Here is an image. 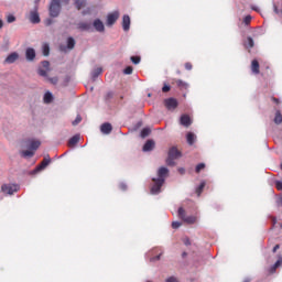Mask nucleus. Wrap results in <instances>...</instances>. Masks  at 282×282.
I'll list each match as a JSON object with an SVG mask.
<instances>
[{"label":"nucleus","instance_id":"obj_39","mask_svg":"<svg viewBox=\"0 0 282 282\" xmlns=\"http://www.w3.org/2000/svg\"><path fill=\"white\" fill-rule=\"evenodd\" d=\"M14 21H17V18L12 14H9L7 17V23H14Z\"/></svg>","mask_w":282,"mask_h":282},{"label":"nucleus","instance_id":"obj_13","mask_svg":"<svg viewBox=\"0 0 282 282\" xmlns=\"http://www.w3.org/2000/svg\"><path fill=\"white\" fill-rule=\"evenodd\" d=\"M25 57L26 61H34V58H36V51H34L32 47L26 48Z\"/></svg>","mask_w":282,"mask_h":282},{"label":"nucleus","instance_id":"obj_27","mask_svg":"<svg viewBox=\"0 0 282 282\" xmlns=\"http://www.w3.org/2000/svg\"><path fill=\"white\" fill-rule=\"evenodd\" d=\"M187 144L192 147V144H195V134L193 132L187 133Z\"/></svg>","mask_w":282,"mask_h":282},{"label":"nucleus","instance_id":"obj_16","mask_svg":"<svg viewBox=\"0 0 282 282\" xmlns=\"http://www.w3.org/2000/svg\"><path fill=\"white\" fill-rule=\"evenodd\" d=\"M153 149H155V141L153 140H148L143 145L144 152L153 151Z\"/></svg>","mask_w":282,"mask_h":282},{"label":"nucleus","instance_id":"obj_22","mask_svg":"<svg viewBox=\"0 0 282 282\" xmlns=\"http://www.w3.org/2000/svg\"><path fill=\"white\" fill-rule=\"evenodd\" d=\"M52 100H54V96L52 95V93L46 91L44 95L45 105H50V102H52Z\"/></svg>","mask_w":282,"mask_h":282},{"label":"nucleus","instance_id":"obj_42","mask_svg":"<svg viewBox=\"0 0 282 282\" xmlns=\"http://www.w3.org/2000/svg\"><path fill=\"white\" fill-rule=\"evenodd\" d=\"M42 67H44V69H46L47 72H50V63L47 61H43L42 62Z\"/></svg>","mask_w":282,"mask_h":282},{"label":"nucleus","instance_id":"obj_12","mask_svg":"<svg viewBox=\"0 0 282 282\" xmlns=\"http://www.w3.org/2000/svg\"><path fill=\"white\" fill-rule=\"evenodd\" d=\"M122 28H123L124 32H129V30L131 28V18L129 15H123Z\"/></svg>","mask_w":282,"mask_h":282},{"label":"nucleus","instance_id":"obj_30","mask_svg":"<svg viewBox=\"0 0 282 282\" xmlns=\"http://www.w3.org/2000/svg\"><path fill=\"white\" fill-rule=\"evenodd\" d=\"M282 261L281 260H278L269 270V272L271 274H274V272H276V268H279L281 265Z\"/></svg>","mask_w":282,"mask_h":282},{"label":"nucleus","instance_id":"obj_11","mask_svg":"<svg viewBox=\"0 0 282 282\" xmlns=\"http://www.w3.org/2000/svg\"><path fill=\"white\" fill-rule=\"evenodd\" d=\"M100 131H101V133H105V135H109V133H111V131H113V127L111 126V123L106 122V123L101 124Z\"/></svg>","mask_w":282,"mask_h":282},{"label":"nucleus","instance_id":"obj_45","mask_svg":"<svg viewBox=\"0 0 282 282\" xmlns=\"http://www.w3.org/2000/svg\"><path fill=\"white\" fill-rule=\"evenodd\" d=\"M185 69H187V72H191V69H193V64L191 62H186Z\"/></svg>","mask_w":282,"mask_h":282},{"label":"nucleus","instance_id":"obj_37","mask_svg":"<svg viewBox=\"0 0 282 282\" xmlns=\"http://www.w3.org/2000/svg\"><path fill=\"white\" fill-rule=\"evenodd\" d=\"M130 61L134 64L138 65L141 61L140 56H131Z\"/></svg>","mask_w":282,"mask_h":282},{"label":"nucleus","instance_id":"obj_52","mask_svg":"<svg viewBox=\"0 0 282 282\" xmlns=\"http://www.w3.org/2000/svg\"><path fill=\"white\" fill-rule=\"evenodd\" d=\"M178 173H181V175H184V173H186V170H184V167H180Z\"/></svg>","mask_w":282,"mask_h":282},{"label":"nucleus","instance_id":"obj_40","mask_svg":"<svg viewBox=\"0 0 282 282\" xmlns=\"http://www.w3.org/2000/svg\"><path fill=\"white\" fill-rule=\"evenodd\" d=\"M83 122V118L80 116H77L76 119L73 121V126L76 127V124H80Z\"/></svg>","mask_w":282,"mask_h":282},{"label":"nucleus","instance_id":"obj_23","mask_svg":"<svg viewBox=\"0 0 282 282\" xmlns=\"http://www.w3.org/2000/svg\"><path fill=\"white\" fill-rule=\"evenodd\" d=\"M76 47V40L74 37L67 39V50H74Z\"/></svg>","mask_w":282,"mask_h":282},{"label":"nucleus","instance_id":"obj_46","mask_svg":"<svg viewBox=\"0 0 282 282\" xmlns=\"http://www.w3.org/2000/svg\"><path fill=\"white\" fill-rule=\"evenodd\" d=\"M162 91H163V94H166V93L171 91V86L164 85V86L162 87Z\"/></svg>","mask_w":282,"mask_h":282},{"label":"nucleus","instance_id":"obj_51","mask_svg":"<svg viewBox=\"0 0 282 282\" xmlns=\"http://www.w3.org/2000/svg\"><path fill=\"white\" fill-rule=\"evenodd\" d=\"M162 257V253L151 259V261H160V258Z\"/></svg>","mask_w":282,"mask_h":282},{"label":"nucleus","instance_id":"obj_48","mask_svg":"<svg viewBox=\"0 0 282 282\" xmlns=\"http://www.w3.org/2000/svg\"><path fill=\"white\" fill-rule=\"evenodd\" d=\"M275 188H278L279 191H282V182L281 181L275 182Z\"/></svg>","mask_w":282,"mask_h":282},{"label":"nucleus","instance_id":"obj_53","mask_svg":"<svg viewBox=\"0 0 282 282\" xmlns=\"http://www.w3.org/2000/svg\"><path fill=\"white\" fill-rule=\"evenodd\" d=\"M279 248H281V246H280V245H275V246L273 247L272 252H276V250H279Z\"/></svg>","mask_w":282,"mask_h":282},{"label":"nucleus","instance_id":"obj_57","mask_svg":"<svg viewBox=\"0 0 282 282\" xmlns=\"http://www.w3.org/2000/svg\"><path fill=\"white\" fill-rule=\"evenodd\" d=\"M62 1H63L64 3H66V4L69 3V0H62Z\"/></svg>","mask_w":282,"mask_h":282},{"label":"nucleus","instance_id":"obj_36","mask_svg":"<svg viewBox=\"0 0 282 282\" xmlns=\"http://www.w3.org/2000/svg\"><path fill=\"white\" fill-rule=\"evenodd\" d=\"M247 47H254V40L252 37H247Z\"/></svg>","mask_w":282,"mask_h":282},{"label":"nucleus","instance_id":"obj_21","mask_svg":"<svg viewBox=\"0 0 282 282\" xmlns=\"http://www.w3.org/2000/svg\"><path fill=\"white\" fill-rule=\"evenodd\" d=\"M77 142H80V135L76 134L68 141V147H76Z\"/></svg>","mask_w":282,"mask_h":282},{"label":"nucleus","instance_id":"obj_31","mask_svg":"<svg viewBox=\"0 0 282 282\" xmlns=\"http://www.w3.org/2000/svg\"><path fill=\"white\" fill-rule=\"evenodd\" d=\"M42 52L43 56H50V44H43Z\"/></svg>","mask_w":282,"mask_h":282},{"label":"nucleus","instance_id":"obj_32","mask_svg":"<svg viewBox=\"0 0 282 282\" xmlns=\"http://www.w3.org/2000/svg\"><path fill=\"white\" fill-rule=\"evenodd\" d=\"M102 74V68H96L94 72H93V74H91V76H93V78H94V80H95V78H98L100 75Z\"/></svg>","mask_w":282,"mask_h":282},{"label":"nucleus","instance_id":"obj_19","mask_svg":"<svg viewBox=\"0 0 282 282\" xmlns=\"http://www.w3.org/2000/svg\"><path fill=\"white\" fill-rule=\"evenodd\" d=\"M174 85L181 89H188V84L182 79H174Z\"/></svg>","mask_w":282,"mask_h":282},{"label":"nucleus","instance_id":"obj_3","mask_svg":"<svg viewBox=\"0 0 282 282\" xmlns=\"http://www.w3.org/2000/svg\"><path fill=\"white\" fill-rule=\"evenodd\" d=\"M178 217L185 224H197V217L196 216H186V210L184 209V207L178 208Z\"/></svg>","mask_w":282,"mask_h":282},{"label":"nucleus","instance_id":"obj_41","mask_svg":"<svg viewBox=\"0 0 282 282\" xmlns=\"http://www.w3.org/2000/svg\"><path fill=\"white\" fill-rule=\"evenodd\" d=\"M252 21V17H250V15H247V17H245V19H243V23H245V25H250V22Z\"/></svg>","mask_w":282,"mask_h":282},{"label":"nucleus","instance_id":"obj_38","mask_svg":"<svg viewBox=\"0 0 282 282\" xmlns=\"http://www.w3.org/2000/svg\"><path fill=\"white\" fill-rule=\"evenodd\" d=\"M123 74L126 75H130L133 74V67L132 66H128L123 69Z\"/></svg>","mask_w":282,"mask_h":282},{"label":"nucleus","instance_id":"obj_20","mask_svg":"<svg viewBox=\"0 0 282 282\" xmlns=\"http://www.w3.org/2000/svg\"><path fill=\"white\" fill-rule=\"evenodd\" d=\"M259 69H260L259 61L253 59V61L251 62V72H252L253 74H259V73H260Z\"/></svg>","mask_w":282,"mask_h":282},{"label":"nucleus","instance_id":"obj_50","mask_svg":"<svg viewBox=\"0 0 282 282\" xmlns=\"http://www.w3.org/2000/svg\"><path fill=\"white\" fill-rule=\"evenodd\" d=\"M165 282H180L174 276L169 278Z\"/></svg>","mask_w":282,"mask_h":282},{"label":"nucleus","instance_id":"obj_43","mask_svg":"<svg viewBox=\"0 0 282 282\" xmlns=\"http://www.w3.org/2000/svg\"><path fill=\"white\" fill-rule=\"evenodd\" d=\"M47 80H50V83H51L52 85H57V83H58V77L47 78Z\"/></svg>","mask_w":282,"mask_h":282},{"label":"nucleus","instance_id":"obj_58","mask_svg":"<svg viewBox=\"0 0 282 282\" xmlns=\"http://www.w3.org/2000/svg\"><path fill=\"white\" fill-rule=\"evenodd\" d=\"M242 282H250V279H245Z\"/></svg>","mask_w":282,"mask_h":282},{"label":"nucleus","instance_id":"obj_8","mask_svg":"<svg viewBox=\"0 0 282 282\" xmlns=\"http://www.w3.org/2000/svg\"><path fill=\"white\" fill-rule=\"evenodd\" d=\"M164 105H165L166 109H169V111H171L173 109H177L178 102H177V99H175V98H167L164 100Z\"/></svg>","mask_w":282,"mask_h":282},{"label":"nucleus","instance_id":"obj_47","mask_svg":"<svg viewBox=\"0 0 282 282\" xmlns=\"http://www.w3.org/2000/svg\"><path fill=\"white\" fill-rule=\"evenodd\" d=\"M52 23H54V20H52V19H50V18L44 21V24H45L46 26L52 25Z\"/></svg>","mask_w":282,"mask_h":282},{"label":"nucleus","instance_id":"obj_29","mask_svg":"<svg viewBox=\"0 0 282 282\" xmlns=\"http://www.w3.org/2000/svg\"><path fill=\"white\" fill-rule=\"evenodd\" d=\"M204 188H206V182H202L199 186L196 188V195H198V197L204 192Z\"/></svg>","mask_w":282,"mask_h":282},{"label":"nucleus","instance_id":"obj_60","mask_svg":"<svg viewBox=\"0 0 282 282\" xmlns=\"http://www.w3.org/2000/svg\"><path fill=\"white\" fill-rule=\"evenodd\" d=\"M280 202H281V204H282V196L280 197Z\"/></svg>","mask_w":282,"mask_h":282},{"label":"nucleus","instance_id":"obj_61","mask_svg":"<svg viewBox=\"0 0 282 282\" xmlns=\"http://www.w3.org/2000/svg\"><path fill=\"white\" fill-rule=\"evenodd\" d=\"M275 12H279L276 8H275Z\"/></svg>","mask_w":282,"mask_h":282},{"label":"nucleus","instance_id":"obj_1","mask_svg":"<svg viewBox=\"0 0 282 282\" xmlns=\"http://www.w3.org/2000/svg\"><path fill=\"white\" fill-rule=\"evenodd\" d=\"M182 158V152L177 148L173 147L169 150V155L166 159L167 166H175V160Z\"/></svg>","mask_w":282,"mask_h":282},{"label":"nucleus","instance_id":"obj_59","mask_svg":"<svg viewBox=\"0 0 282 282\" xmlns=\"http://www.w3.org/2000/svg\"><path fill=\"white\" fill-rule=\"evenodd\" d=\"M61 50H62V52H65V48L63 46H61Z\"/></svg>","mask_w":282,"mask_h":282},{"label":"nucleus","instance_id":"obj_7","mask_svg":"<svg viewBox=\"0 0 282 282\" xmlns=\"http://www.w3.org/2000/svg\"><path fill=\"white\" fill-rule=\"evenodd\" d=\"M118 19H120V12L115 11L112 13H109L107 15V25L111 26L116 23V21H118Z\"/></svg>","mask_w":282,"mask_h":282},{"label":"nucleus","instance_id":"obj_49","mask_svg":"<svg viewBox=\"0 0 282 282\" xmlns=\"http://www.w3.org/2000/svg\"><path fill=\"white\" fill-rule=\"evenodd\" d=\"M183 243L185 246H191V239H188V237L183 238Z\"/></svg>","mask_w":282,"mask_h":282},{"label":"nucleus","instance_id":"obj_6","mask_svg":"<svg viewBox=\"0 0 282 282\" xmlns=\"http://www.w3.org/2000/svg\"><path fill=\"white\" fill-rule=\"evenodd\" d=\"M152 182H154V184L151 187V194L158 195L160 193V191H162V186H164V181H163V178H161V180L152 178Z\"/></svg>","mask_w":282,"mask_h":282},{"label":"nucleus","instance_id":"obj_4","mask_svg":"<svg viewBox=\"0 0 282 282\" xmlns=\"http://www.w3.org/2000/svg\"><path fill=\"white\" fill-rule=\"evenodd\" d=\"M52 162V159L50 155L44 156L43 161L33 170L32 174L36 175V173H41V171H45L47 166H50V163Z\"/></svg>","mask_w":282,"mask_h":282},{"label":"nucleus","instance_id":"obj_9","mask_svg":"<svg viewBox=\"0 0 282 282\" xmlns=\"http://www.w3.org/2000/svg\"><path fill=\"white\" fill-rule=\"evenodd\" d=\"M169 176V169L166 167H160L158 171V178L162 180L163 182H166V177Z\"/></svg>","mask_w":282,"mask_h":282},{"label":"nucleus","instance_id":"obj_15","mask_svg":"<svg viewBox=\"0 0 282 282\" xmlns=\"http://www.w3.org/2000/svg\"><path fill=\"white\" fill-rule=\"evenodd\" d=\"M93 25L97 32H105V24L100 21V19H96Z\"/></svg>","mask_w":282,"mask_h":282},{"label":"nucleus","instance_id":"obj_18","mask_svg":"<svg viewBox=\"0 0 282 282\" xmlns=\"http://www.w3.org/2000/svg\"><path fill=\"white\" fill-rule=\"evenodd\" d=\"M17 61H19V53H11L6 58V63H8L9 65H12V63H17Z\"/></svg>","mask_w":282,"mask_h":282},{"label":"nucleus","instance_id":"obj_10","mask_svg":"<svg viewBox=\"0 0 282 282\" xmlns=\"http://www.w3.org/2000/svg\"><path fill=\"white\" fill-rule=\"evenodd\" d=\"M180 122L183 127H191V124H193V120H191V117L188 115H182Z\"/></svg>","mask_w":282,"mask_h":282},{"label":"nucleus","instance_id":"obj_26","mask_svg":"<svg viewBox=\"0 0 282 282\" xmlns=\"http://www.w3.org/2000/svg\"><path fill=\"white\" fill-rule=\"evenodd\" d=\"M75 6H76L77 10H80L82 8H85V6H87V1L86 0H75Z\"/></svg>","mask_w":282,"mask_h":282},{"label":"nucleus","instance_id":"obj_5","mask_svg":"<svg viewBox=\"0 0 282 282\" xmlns=\"http://www.w3.org/2000/svg\"><path fill=\"white\" fill-rule=\"evenodd\" d=\"M2 193L4 195H14V193H19V185L18 184H3L1 186Z\"/></svg>","mask_w":282,"mask_h":282},{"label":"nucleus","instance_id":"obj_35","mask_svg":"<svg viewBox=\"0 0 282 282\" xmlns=\"http://www.w3.org/2000/svg\"><path fill=\"white\" fill-rule=\"evenodd\" d=\"M37 74L44 78H47V69L45 68H39Z\"/></svg>","mask_w":282,"mask_h":282},{"label":"nucleus","instance_id":"obj_2","mask_svg":"<svg viewBox=\"0 0 282 282\" xmlns=\"http://www.w3.org/2000/svg\"><path fill=\"white\" fill-rule=\"evenodd\" d=\"M48 12H50V17H52L53 19H56V17L61 14V0H52Z\"/></svg>","mask_w":282,"mask_h":282},{"label":"nucleus","instance_id":"obj_56","mask_svg":"<svg viewBox=\"0 0 282 282\" xmlns=\"http://www.w3.org/2000/svg\"><path fill=\"white\" fill-rule=\"evenodd\" d=\"M3 28V20H0V30Z\"/></svg>","mask_w":282,"mask_h":282},{"label":"nucleus","instance_id":"obj_17","mask_svg":"<svg viewBox=\"0 0 282 282\" xmlns=\"http://www.w3.org/2000/svg\"><path fill=\"white\" fill-rule=\"evenodd\" d=\"M78 30H80L82 32H89L91 30V24L87 23V22H79L77 24Z\"/></svg>","mask_w":282,"mask_h":282},{"label":"nucleus","instance_id":"obj_54","mask_svg":"<svg viewBox=\"0 0 282 282\" xmlns=\"http://www.w3.org/2000/svg\"><path fill=\"white\" fill-rule=\"evenodd\" d=\"M272 100H273V102H275V105H279V98L272 97Z\"/></svg>","mask_w":282,"mask_h":282},{"label":"nucleus","instance_id":"obj_55","mask_svg":"<svg viewBox=\"0 0 282 282\" xmlns=\"http://www.w3.org/2000/svg\"><path fill=\"white\" fill-rule=\"evenodd\" d=\"M182 257H183V259H185V257H188V253H187L186 251H184V252L182 253Z\"/></svg>","mask_w":282,"mask_h":282},{"label":"nucleus","instance_id":"obj_44","mask_svg":"<svg viewBox=\"0 0 282 282\" xmlns=\"http://www.w3.org/2000/svg\"><path fill=\"white\" fill-rule=\"evenodd\" d=\"M180 226H182V223H180V221L172 223V228H174V230H177V228H180Z\"/></svg>","mask_w":282,"mask_h":282},{"label":"nucleus","instance_id":"obj_33","mask_svg":"<svg viewBox=\"0 0 282 282\" xmlns=\"http://www.w3.org/2000/svg\"><path fill=\"white\" fill-rule=\"evenodd\" d=\"M206 169V164L204 163H199L196 165L195 172L196 173H202V171H204Z\"/></svg>","mask_w":282,"mask_h":282},{"label":"nucleus","instance_id":"obj_34","mask_svg":"<svg viewBox=\"0 0 282 282\" xmlns=\"http://www.w3.org/2000/svg\"><path fill=\"white\" fill-rule=\"evenodd\" d=\"M150 133H151V129L144 128V129L141 131V138H148V135H150Z\"/></svg>","mask_w":282,"mask_h":282},{"label":"nucleus","instance_id":"obj_25","mask_svg":"<svg viewBox=\"0 0 282 282\" xmlns=\"http://www.w3.org/2000/svg\"><path fill=\"white\" fill-rule=\"evenodd\" d=\"M41 147V141H30L29 149H32V151H36Z\"/></svg>","mask_w":282,"mask_h":282},{"label":"nucleus","instance_id":"obj_14","mask_svg":"<svg viewBox=\"0 0 282 282\" xmlns=\"http://www.w3.org/2000/svg\"><path fill=\"white\" fill-rule=\"evenodd\" d=\"M29 20L31 23H41V17H39V12L31 11Z\"/></svg>","mask_w":282,"mask_h":282},{"label":"nucleus","instance_id":"obj_28","mask_svg":"<svg viewBox=\"0 0 282 282\" xmlns=\"http://www.w3.org/2000/svg\"><path fill=\"white\" fill-rule=\"evenodd\" d=\"M22 158H34V151L32 150H24L21 152Z\"/></svg>","mask_w":282,"mask_h":282},{"label":"nucleus","instance_id":"obj_24","mask_svg":"<svg viewBox=\"0 0 282 282\" xmlns=\"http://www.w3.org/2000/svg\"><path fill=\"white\" fill-rule=\"evenodd\" d=\"M273 122L275 124H281L282 123V115H281V111L280 110H276L275 112V117L273 119Z\"/></svg>","mask_w":282,"mask_h":282}]
</instances>
